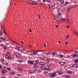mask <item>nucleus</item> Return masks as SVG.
Returning <instances> with one entry per match:
<instances>
[{
  "mask_svg": "<svg viewBox=\"0 0 78 78\" xmlns=\"http://www.w3.org/2000/svg\"><path fill=\"white\" fill-rule=\"evenodd\" d=\"M16 49L17 50H20V48L19 47H16Z\"/></svg>",
  "mask_w": 78,
  "mask_h": 78,
  "instance_id": "nucleus-28",
  "label": "nucleus"
},
{
  "mask_svg": "<svg viewBox=\"0 0 78 78\" xmlns=\"http://www.w3.org/2000/svg\"><path fill=\"white\" fill-rule=\"evenodd\" d=\"M19 62L20 63L22 62V59H20L19 61Z\"/></svg>",
  "mask_w": 78,
  "mask_h": 78,
  "instance_id": "nucleus-29",
  "label": "nucleus"
},
{
  "mask_svg": "<svg viewBox=\"0 0 78 78\" xmlns=\"http://www.w3.org/2000/svg\"><path fill=\"white\" fill-rule=\"evenodd\" d=\"M67 5V2H66L65 3V5Z\"/></svg>",
  "mask_w": 78,
  "mask_h": 78,
  "instance_id": "nucleus-43",
  "label": "nucleus"
},
{
  "mask_svg": "<svg viewBox=\"0 0 78 78\" xmlns=\"http://www.w3.org/2000/svg\"><path fill=\"white\" fill-rule=\"evenodd\" d=\"M44 47H45L46 46V44H44Z\"/></svg>",
  "mask_w": 78,
  "mask_h": 78,
  "instance_id": "nucleus-64",
  "label": "nucleus"
},
{
  "mask_svg": "<svg viewBox=\"0 0 78 78\" xmlns=\"http://www.w3.org/2000/svg\"><path fill=\"white\" fill-rule=\"evenodd\" d=\"M50 54H51V52H49L48 53V55H50Z\"/></svg>",
  "mask_w": 78,
  "mask_h": 78,
  "instance_id": "nucleus-38",
  "label": "nucleus"
},
{
  "mask_svg": "<svg viewBox=\"0 0 78 78\" xmlns=\"http://www.w3.org/2000/svg\"><path fill=\"white\" fill-rule=\"evenodd\" d=\"M56 75V73L55 72H53L52 73L50 74L49 76L51 78H54Z\"/></svg>",
  "mask_w": 78,
  "mask_h": 78,
  "instance_id": "nucleus-1",
  "label": "nucleus"
},
{
  "mask_svg": "<svg viewBox=\"0 0 78 78\" xmlns=\"http://www.w3.org/2000/svg\"><path fill=\"white\" fill-rule=\"evenodd\" d=\"M53 17L54 18V19H55V20H56L57 19V18H56V16H54Z\"/></svg>",
  "mask_w": 78,
  "mask_h": 78,
  "instance_id": "nucleus-36",
  "label": "nucleus"
},
{
  "mask_svg": "<svg viewBox=\"0 0 78 78\" xmlns=\"http://www.w3.org/2000/svg\"><path fill=\"white\" fill-rule=\"evenodd\" d=\"M0 39H2V41H5V38L4 37H3L2 36H0Z\"/></svg>",
  "mask_w": 78,
  "mask_h": 78,
  "instance_id": "nucleus-6",
  "label": "nucleus"
},
{
  "mask_svg": "<svg viewBox=\"0 0 78 78\" xmlns=\"http://www.w3.org/2000/svg\"><path fill=\"white\" fill-rule=\"evenodd\" d=\"M72 57H73V58H74V57H76V55L75 54H73L72 55Z\"/></svg>",
  "mask_w": 78,
  "mask_h": 78,
  "instance_id": "nucleus-23",
  "label": "nucleus"
},
{
  "mask_svg": "<svg viewBox=\"0 0 78 78\" xmlns=\"http://www.w3.org/2000/svg\"><path fill=\"white\" fill-rule=\"evenodd\" d=\"M78 66V64H74L73 65V67H74V68L77 67Z\"/></svg>",
  "mask_w": 78,
  "mask_h": 78,
  "instance_id": "nucleus-5",
  "label": "nucleus"
},
{
  "mask_svg": "<svg viewBox=\"0 0 78 78\" xmlns=\"http://www.w3.org/2000/svg\"><path fill=\"white\" fill-rule=\"evenodd\" d=\"M46 70H48V71L50 70V68H48L46 69Z\"/></svg>",
  "mask_w": 78,
  "mask_h": 78,
  "instance_id": "nucleus-22",
  "label": "nucleus"
},
{
  "mask_svg": "<svg viewBox=\"0 0 78 78\" xmlns=\"http://www.w3.org/2000/svg\"><path fill=\"white\" fill-rule=\"evenodd\" d=\"M17 47H20V44H17Z\"/></svg>",
  "mask_w": 78,
  "mask_h": 78,
  "instance_id": "nucleus-40",
  "label": "nucleus"
},
{
  "mask_svg": "<svg viewBox=\"0 0 78 78\" xmlns=\"http://www.w3.org/2000/svg\"><path fill=\"white\" fill-rule=\"evenodd\" d=\"M10 41H11L12 42H14V43H15V44H18V43H16V42L15 41L12 40H11Z\"/></svg>",
  "mask_w": 78,
  "mask_h": 78,
  "instance_id": "nucleus-14",
  "label": "nucleus"
},
{
  "mask_svg": "<svg viewBox=\"0 0 78 78\" xmlns=\"http://www.w3.org/2000/svg\"><path fill=\"white\" fill-rule=\"evenodd\" d=\"M59 58H62L63 57H64V55H59Z\"/></svg>",
  "mask_w": 78,
  "mask_h": 78,
  "instance_id": "nucleus-19",
  "label": "nucleus"
},
{
  "mask_svg": "<svg viewBox=\"0 0 78 78\" xmlns=\"http://www.w3.org/2000/svg\"><path fill=\"white\" fill-rule=\"evenodd\" d=\"M67 36L68 38H69V37H70L69 36V35H67Z\"/></svg>",
  "mask_w": 78,
  "mask_h": 78,
  "instance_id": "nucleus-56",
  "label": "nucleus"
},
{
  "mask_svg": "<svg viewBox=\"0 0 78 78\" xmlns=\"http://www.w3.org/2000/svg\"><path fill=\"white\" fill-rule=\"evenodd\" d=\"M66 78H68V77H69V76L66 75L65 76Z\"/></svg>",
  "mask_w": 78,
  "mask_h": 78,
  "instance_id": "nucleus-41",
  "label": "nucleus"
},
{
  "mask_svg": "<svg viewBox=\"0 0 78 78\" xmlns=\"http://www.w3.org/2000/svg\"><path fill=\"white\" fill-rule=\"evenodd\" d=\"M61 2L62 3H64V0H61Z\"/></svg>",
  "mask_w": 78,
  "mask_h": 78,
  "instance_id": "nucleus-31",
  "label": "nucleus"
},
{
  "mask_svg": "<svg viewBox=\"0 0 78 78\" xmlns=\"http://www.w3.org/2000/svg\"><path fill=\"white\" fill-rule=\"evenodd\" d=\"M4 58H2L1 59V61L2 62H3V61H4Z\"/></svg>",
  "mask_w": 78,
  "mask_h": 78,
  "instance_id": "nucleus-24",
  "label": "nucleus"
},
{
  "mask_svg": "<svg viewBox=\"0 0 78 78\" xmlns=\"http://www.w3.org/2000/svg\"><path fill=\"white\" fill-rule=\"evenodd\" d=\"M28 62L29 64H30L31 65H32L34 64V61H28Z\"/></svg>",
  "mask_w": 78,
  "mask_h": 78,
  "instance_id": "nucleus-2",
  "label": "nucleus"
},
{
  "mask_svg": "<svg viewBox=\"0 0 78 78\" xmlns=\"http://www.w3.org/2000/svg\"><path fill=\"white\" fill-rule=\"evenodd\" d=\"M2 73H5V69H2Z\"/></svg>",
  "mask_w": 78,
  "mask_h": 78,
  "instance_id": "nucleus-18",
  "label": "nucleus"
},
{
  "mask_svg": "<svg viewBox=\"0 0 78 78\" xmlns=\"http://www.w3.org/2000/svg\"><path fill=\"white\" fill-rule=\"evenodd\" d=\"M18 76H21V75H20V74H19L18 75Z\"/></svg>",
  "mask_w": 78,
  "mask_h": 78,
  "instance_id": "nucleus-59",
  "label": "nucleus"
},
{
  "mask_svg": "<svg viewBox=\"0 0 78 78\" xmlns=\"http://www.w3.org/2000/svg\"><path fill=\"white\" fill-rule=\"evenodd\" d=\"M47 73V72H46V71H44V73Z\"/></svg>",
  "mask_w": 78,
  "mask_h": 78,
  "instance_id": "nucleus-54",
  "label": "nucleus"
},
{
  "mask_svg": "<svg viewBox=\"0 0 78 78\" xmlns=\"http://www.w3.org/2000/svg\"><path fill=\"white\" fill-rule=\"evenodd\" d=\"M18 71H20V69L19 68L18 69Z\"/></svg>",
  "mask_w": 78,
  "mask_h": 78,
  "instance_id": "nucleus-50",
  "label": "nucleus"
},
{
  "mask_svg": "<svg viewBox=\"0 0 78 78\" xmlns=\"http://www.w3.org/2000/svg\"><path fill=\"white\" fill-rule=\"evenodd\" d=\"M55 51H53L52 53V55H55Z\"/></svg>",
  "mask_w": 78,
  "mask_h": 78,
  "instance_id": "nucleus-30",
  "label": "nucleus"
},
{
  "mask_svg": "<svg viewBox=\"0 0 78 78\" xmlns=\"http://www.w3.org/2000/svg\"><path fill=\"white\" fill-rule=\"evenodd\" d=\"M37 51H36L35 50L34 51V54H37Z\"/></svg>",
  "mask_w": 78,
  "mask_h": 78,
  "instance_id": "nucleus-34",
  "label": "nucleus"
},
{
  "mask_svg": "<svg viewBox=\"0 0 78 78\" xmlns=\"http://www.w3.org/2000/svg\"><path fill=\"white\" fill-rule=\"evenodd\" d=\"M29 73L30 74H33V73H34V71L32 70L30 71H29Z\"/></svg>",
  "mask_w": 78,
  "mask_h": 78,
  "instance_id": "nucleus-13",
  "label": "nucleus"
},
{
  "mask_svg": "<svg viewBox=\"0 0 78 78\" xmlns=\"http://www.w3.org/2000/svg\"><path fill=\"white\" fill-rule=\"evenodd\" d=\"M71 73H72V71H68L67 72V73L68 74H71Z\"/></svg>",
  "mask_w": 78,
  "mask_h": 78,
  "instance_id": "nucleus-16",
  "label": "nucleus"
},
{
  "mask_svg": "<svg viewBox=\"0 0 78 78\" xmlns=\"http://www.w3.org/2000/svg\"><path fill=\"white\" fill-rule=\"evenodd\" d=\"M2 32H1V31H0V35H2Z\"/></svg>",
  "mask_w": 78,
  "mask_h": 78,
  "instance_id": "nucleus-62",
  "label": "nucleus"
},
{
  "mask_svg": "<svg viewBox=\"0 0 78 78\" xmlns=\"http://www.w3.org/2000/svg\"><path fill=\"white\" fill-rule=\"evenodd\" d=\"M36 63L38 65L39 64V60H37L36 61Z\"/></svg>",
  "mask_w": 78,
  "mask_h": 78,
  "instance_id": "nucleus-20",
  "label": "nucleus"
},
{
  "mask_svg": "<svg viewBox=\"0 0 78 78\" xmlns=\"http://www.w3.org/2000/svg\"><path fill=\"white\" fill-rule=\"evenodd\" d=\"M47 59H48V58L44 57L43 58V60H44V61H46Z\"/></svg>",
  "mask_w": 78,
  "mask_h": 78,
  "instance_id": "nucleus-12",
  "label": "nucleus"
},
{
  "mask_svg": "<svg viewBox=\"0 0 78 78\" xmlns=\"http://www.w3.org/2000/svg\"><path fill=\"white\" fill-rule=\"evenodd\" d=\"M55 5H53L51 7L52 9H55Z\"/></svg>",
  "mask_w": 78,
  "mask_h": 78,
  "instance_id": "nucleus-17",
  "label": "nucleus"
},
{
  "mask_svg": "<svg viewBox=\"0 0 78 78\" xmlns=\"http://www.w3.org/2000/svg\"><path fill=\"white\" fill-rule=\"evenodd\" d=\"M2 69V66L1 65H0V69Z\"/></svg>",
  "mask_w": 78,
  "mask_h": 78,
  "instance_id": "nucleus-46",
  "label": "nucleus"
},
{
  "mask_svg": "<svg viewBox=\"0 0 78 78\" xmlns=\"http://www.w3.org/2000/svg\"><path fill=\"white\" fill-rule=\"evenodd\" d=\"M1 46L2 47H3V44H1Z\"/></svg>",
  "mask_w": 78,
  "mask_h": 78,
  "instance_id": "nucleus-60",
  "label": "nucleus"
},
{
  "mask_svg": "<svg viewBox=\"0 0 78 78\" xmlns=\"http://www.w3.org/2000/svg\"><path fill=\"white\" fill-rule=\"evenodd\" d=\"M75 62V63H76H76H78V58H76Z\"/></svg>",
  "mask_w": 78,
  "mask_h": 78,
  "instance_id": "nucleus-15",
  "label": "nucleus"
},
{
  "mask_svg": "<svg viewBox=\"0 0 78 78\" xmlns=\"http://www.w3.org/2000/svg\"><path fill=\"white\" fill-rule=\"evenodd\" d=\"M77 52H78V51H76L74 52V53H77Z\"/></svg>",
  "mask_w": 78,
  "mask_h": 78,
  "instance_id": "nucleus-53",
  "label": "nucleus"
},
{
  "mask_svg": "<svg viewBox=\"0 0 78 78\" xmlns=\"http://www.w3.org/2000/svg\"><path fill=\"white\" fill-rule=\"evenodd\" d=\"M4 50H6V49H7V47H6V46H5L4 47Z\"/></svg>",
  "mask_w": 78,
  "mask_h": 78,
  "instance_id": "nucleus-25",
  "label": "nucleus"
},
{
  "mask_svg": "<svg viewBox=\"0 0 78 78\" xmlns=\"http://www.w3.org/2000/svg\"><path fill=\"white\" fill-rule=\"evenodd\" d=\"M55 26L57 28L58 27V26L57 25H55Z\"/></svg>",
  "mask_w": 78,
  "mask_h": 78,
  "instance_id": "nucleus-48",
  "label": "nucleus"
},
{
  "mask_svg": "<svg viewBox=\"0 0 78 78\" xmlns=\"http://www.w3.org/2000/svg\"><path fill=\"white\" fill-rule=\"evenodd\" d=\"M7 70H9V71H11V69L9 67H8L7 68Z\"/></svg>",
  "mask_w": 78,
  "mask_h": 78,
  "instance_id": "nucleus-21",
  "label": "nucleus"
},
{
  "mask_svg": "<svg viewBox=\"0 0 78 78\" xmlns=\"http://www.w3.org/2000/svg\"><path fill=\"white\" fill-rule=\"evenodd\" d=\"M65 64V62H60V65L61 66H64Z\"/></svg>",
  "mask_w": 78,
  "mask_h": 78,
  "instance_id": "nucleus-8",
  "label": "nucleus"
},
{
  "mask_svg": "<svg viewBox=\"0 0 78 78\" xmlns=\"http://www.w3.org/2000/svg\"><path fill=\"white\" fill-rule=\"evenodd\" d=\"M64 19L63 18L62 19V21H64Z\"/></svg>",
  "mask_w": 78,
  "mask_h": 78,
  "instance_id": "nucleus-51",
  "label": "nucleus"
},
{
  "mask_svg": "<svg viewBox=\"0 0 78 78\" xmlns=\"http://www.w3.org/2000/svg\"><path fill=\"white\" fill-rule=\"evenodd\" d=\"M46 1H47L48 2V3H50L51 1H50V0H46Z\"/></svg>",
  "mask_w": 78,
  "mask_h": 78,
  "instance_id": "nucleus-42",
  "label": "nucleus"
},
{
  "mask_svg": "<svg viewBox=\"0 0 78 78\" xmlns=\"http://www.w3.org/2000/svg\"><path fill=\"white\" fill-rule=\"evenodd\" d=\"M10 75H14V73L12 72L10 73Z\"/></svg>",
  "mask_w": 78,
  "mask_h": 78,
  "instance_id": "nucleus-33",
  "label": "nucleus"
},
{
  "mask_svg": "<svg viewBox=\"0 0 78 78\" xmlns=\"http://www.w3.org/2000/svg\"><path fill=\"white\" fill-rule=\"evenodd\" d=\"M41 69L42 70H46V68L44 66H41Z\"/></svg>",
  "mask_w": 78,
  "mask_h": 78,
  "instance_id": "nucleus-4",
  "label": "nucleus"
},
{
  "mask_svg": "<svg viewBox=\"0 0 78 78\" xmlns=\"http://www.w3.org/2000/svg\"><path fill=\"white\" fill-rule=\"evenodd\" d=\"M66 45H68V44H69V43H68V42H66Z\"/></svg>",
  "mask_w": 78,
  "mask_h": 78,
  "instance_id": "nucleus-47",
  "label": "nucleus"
},
{
  "mask_svg": "<svg viewBox=\"0 0 78 78\" xmlns=\"http://www.w3.org/2000/svg\"><path fill=\"white\" fill-rule=\"evenodd\" d=\"M59 22H61V21H62V19H61V18H60L59 19Z\"/></svg>",
  "mask_w": 78,
  "mask_h": 78,
  "instance_id": "nucleus-44",
  "label": "nucleus"
},
{
  "mask_svg": "<svg viewBox=\"0 0 78 78\" xmlns=\"http://www.w3.org/2000/svg\"><path fill=\"white\" fill-rule=\"evenodd\" d=\"M37 65H38V64H37V63H34V69H36L37 68L36 66H37Z\"/></svg>",
  "mask_w": 78,
  "mask_h": 78,
  "instance_id": "nucleus-9",
  "label": "nucleus"
},
{
  "mask_svg": "<svg viewBox=\"0 0 78 78\" xmlns=\"http://www.w3.org/2000/svg\"><path fill=\"white\" fill-rule=\"evenodd\" d=\"M8 63L7 62L5 63V65H6V66H8Z\"/></svg>",
  "mask_w": 78,
  "mask_h": 78,
  "instance_id": "nucleus-52",
  "label": "nucleus"
},
{
  "mask_svg": "<svg viewBox=\"0 0 78 78\" xmlns=\"http://www.w3.org/2000/svg\"><path fill=\"white\" fill-rule=\"evenodd\" d=\"M1 30H2V33H4L6 35H7V34H6V33L5 32V30H4V28H3L2 27H1Z\"/></svg>",
  "mask_w": 78,
  "mask_h": 78,
  "instance_id": "nucleus-3",
  "label": "nucleus"
},
{
  "mask_svg": "<svg viewBox=\"0 0 78 78\" xmlns=\"http://www.w3.org/2000/svg\"><path fill=\"white\" fill-rule=\"evenodd\" d=\"M33 5H36L37 4L36 3V2H34L33 3Z\"/></svg>",
  "mask_w": 78,
  "mask_h": 78,
  "instance_id": "nucleus-45",
  "label": "nucleus"
},
{
  "mask_svg": "<svg viewBox=\"0 0 78 78\" xmlns=\"http://www.w3.org/2000/svg\"><path fill=\"white\" fill-rule=\"evenodd\" d=\"M70 55H68L67 56L68 58H70Z\"/></svg>",
  "mask_w": 78,
  "mask_h": 78,
  "instance_id": "nucleus-61",
  "label": "nucleus"
},
{
  "mask_svg": "<svg viewBox=\"0 0 78 78\" xmlns=\"http://www.w3.org/2000/svg\"><path fill=\"white\" fill-rule=\"evenodd\" d=\"M21 43L22 44H23V43H24V42H23V41H22L21 42Z\"/></svg>",
  "mask_w": 78,
  "mask_h": 78,
  "instance_id": "nucleus-49",
  "label": "nucleus"
},
{
  "mask_svg": "<svg viewBox=\"0 0 78 78\" xmlns=\"http://www.w3.org/2000/svg\"><path fill=\"white\" fill-rule=\"evenodd\" d=\"M58 15H59V16H61V13H58Z\"/></svg>",
  "mask_w": 78,
  "mask_h": 78,
  "instance_id": "nucleus-63",
  "label": "nucleus"
},
{
  "mask_svg": "<svg viewBox=\"0 0 78 78\" xmlns=\"http://www.w3.org/2000/svg\"><path fill=\"white\" fill-rule=\"evenodd\" d=\"M28 3H33V1H28Z\"/></svg>",
  "mask_w": 78,
  "mask_h": 78,
  "instance_id": "nucleus-27",
  "label": "nucleus"
},
{
  "mask_svg": "<svg viewBox=\"0 0 78 78\" xmlns=\"http://www.w3.org/2000/svg\"><path fill=\"white\" fill-rule=\"evenodd\" d=\"M34 51L35 50H31V51L33 53H34Z\"/></svg>",
  "mask_w": 78,
  "mask_h": 78,
  "instance_id": "nucleus-39",
  "label": "nucleus"
},
{
  "mask_svg": "<svg viewBox=\"0 0 78 78\" xmlns=\"http://www.w3.org/2000/svg\"><path fill=\"white\" fill-rule=\"evenodd\" d=\"M75 34H76V35H77V36H78V33L76 31L75 32Z\"/></svg>",
  "mask_w": 78,
  "mask_h": 78,
  "instance_id": "nucleus-37",
  "label": "nucleus"
},
{
  "mask_svg": "<svg viewBox=\"0 0 78 78\" xmlns=\"http://www.w3.org/2000/svg\"><path fill=\"white\" fill-rule=\"evenodd\" d=\"M29 32H32V31L30 29L29 30Z\"/></svg>",
  "mask_w": 78,
  "mask_h": 78,
  "instance_id": "nucleus-57",
  "label": "nucleus"
},
{
  "mask_svg": "<svg viewBox=\"0 0 78 78\" xmlns=\"http://www.w3.org/2000/svg\"><path fill=\"white\" fill-rule=\"evenodd\" d=\"M59 75H62V72L61 71L59 72Z\"/></svg>",
  "mask_w": 78,
  "mask_h": 78,
  "instance_id": "nucleus-26",
  "label": "nucleus"
},
{
  "mask_svg": "<svg viewBox=\"0 0 78 78\" xmlns=\"http://www.w3.org/2000/svg\"><path fill=\"white\" fill-rule=\"evenodd\" d=\"M5 58H6V59L8 58V56L7 55H5Z\"/></svg>",
  "mask_w": 78,
  "mask_h": 78,
  "instance_id": "nucleus-32",
  "label": "nucleus"
},
{
  "mask_svg": "<svg viewBox=\"0 0 78 78\" xmlns=\"http://www.w3.org/2000/svg\"><path fill=\"white\" fill-rule=\"evenodd\" d=\"M76 57H78V54L76 55Z\"/></svg>",
  "mask_w": 78,
  "mask_h": 78,
  "instance_id": "nucleus-55",
  "label": "nucleus"
},
{
  "mask_svg": "<svg viewBox=\"0 0 78 78\" xmlns=\"http://www.w3.org/2000/svg\"><path fill=\"white\" fill-rule=\"evenodd\" d=\"M40 65L41 66H44V62H41L40 63Z\"/></svg>",
  "mask_w": 78,
  "mask_h": 78,
  "instance_id": "nucleus-11",
  "label": "nucleus"
},
{
  "mask_svg": "<svg viewBox=\"0 0 78 78\" xmlns=\"http://www.w3.org/2000/svg\"><path fill=\"white\" fill-rule=\"evenodd\" d=\"M11 58H12V57H11V55H9L8 57V59H9V60H11Z\"/></svg>",
  "mask_w": 78,
  "mask_h": 78,
  "instance_id": "nucleus-10",
  "label": "nucleus"
},
{
  "mask_svg": "<svg viewBox=\"0 0 78 78\" xmlns=\"http://www.w3.org/2000/svg\"><path fill=\"white\" fill-rule=\"evenodd\" d=\"M34 54V53H31L30 54V55H33Z\"/></svg>",
  "mask_w": 78,
  "mask_h": 78,
  "instance_id": "nucleus-35",
  "label": "nucleus"
},
{
  "mask_svg": "<svg viewBox=\"0 0 78 78\" xmlns=\"http://www.w3.org/2000/svg\"><path fill=\"white\" fill-rule=\"evenodd\" d=\"M16 56L17 58H20V55L19 54H16Z\"/></svg>",
  "mask_w": 78,
  "mask_h": 78,
  "instance_id": "nucleus-7",
  "label": "nucleus"
},
{
  "mask_svg": "<svg viewBox=\"0 0 78 78\" xmlns=\"http://www.w3.org/2000/svg\"><path fill=\"white\" fill-rule=\"evenodd\" d=\"M66 20H67V22H69V20H67V18L66 19Z\"/></svg>",
  "mask_w": 78,
  "mask_h": 78,
  "instance_id": "nucleus-58",
  "label": "nucleus"
}]
</instances>
